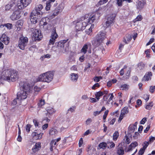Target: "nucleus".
<instances>
[{"label":"nucleus","mask_w":155,"mask_h":155,"mask_svg":"<svg viewBox=\"0 0 155 155\" xmlns=\"http://www.w3.org/2000/svg\"><path fill=\"white\" fill-rule=\"evenodd\" d=\"M124 146L122 143H120L117 147V153L119 155H123L124 154Z\"/></svg>","instance_id":"15"},{"label":"nucleus","mask_w":155,"mask_h":155,"mask_svg":"<svg viewBox=\"0 0 155 155\" xmlns=\"http://www.w3.org/2000/svg\"><path fill=\"white\" fill-rule=\"evenodd\" d=\"M43 8V6L41 4H39L38 5L36 6V7L33 10H35L36 11H37L38 12H39L41 13L42 12L41 11V10Z\"/></svg>","instance_id":"30"},{"label":"nucleus","mask_w":155,"mask_h":155,"mask_svg":"<svg viewBox=\"0 0 155 155\" xmlns=\"http://www.w3.org/2000/svg\"><path fill=\"white\" fill-rule=\"evenodd\" d=\"M32 0H20L17 4L19 9H23L30 4Z\"/></svg>","instance_id":"9"},{"label":"nucleus","mask_w":155,"mask_h":155,"mask_svg":"<svg viewBox=\"0 0 155 155\" xmlns=\"http://www.w3.org/2000/svg\"><path fill=\"white\" fill-rule=\"evenodd\" d=\"M18 78V73L16 71L12 69L5 70L1 74V76L0 77V83H2V80L8 82L15 81Z\"/></svg>","instance_id":"1"},{"label":"nucleus","mask_w":155,"mask_h":155,"mask_svg":"<svg viewBox=\"0 0 155 155\" xmlns=\"http://www.w3.org/2000/svg\"><path fill=\"white\" fill-rule=\"evenodd\" d=\"M42 12H39L35 10H33L31 14V15L34 17L35 18L38 19L39 21L42 16Z\"/></svg>","instance_id":"16"},{"label":"nucleus","mask_w":155,"mask_h":155,"mask_svg":"<svg viewBox=\"0 0 155 155\" xmlns=\"http://www.w3.org/2000/svg\"><path fill=\"white\" fill-rule=\"evenodd\" d=\"M100 86L99 84L98 83H97L95 84L92 87V89L93 90H94L96 87H98Z\"/></svg>","instance_id":"62"},{"label":"nucleus","mask_w":155,"mask_h":155,"mask_svg":"<svg viewBox=\"0 0 155 155\" xmlns=\"http://www.w3.org/2000/svg\"><path fill=\"white\" fill-rule=\"evenodd\" d=\"M95 94L97 96L100 97L101 96H102L103 95L104 93L102 91H99L98 92H97L96 93H95Z\"/></svg>","instance_id":"47"},{"label":"nucleus","mask_w":155,"mask_h":155,"mask_svg":"<svg viewBox=\"0 0 155 155\" xmlns=\"http://www.w3.org/2000/svg\"><path fill=\"white\" fill-rule=\"evenodd\" d=\"M12 15L10 16V18L13 21L19 19L21 17L20 13L17 10H14Z\"/></svg>","instance_id":"17"},{"label":"nucleus","mask_w":155,"mask_h":155,"mask_svg":"<svg viewBox=\"0 0 155 155\" xmlns=\"http://www.w3.org/2000/svg\"><path fill=\"white\" fill-rule=\"evenodd\" d=\"M76 108V107L75 106H72L68 110L67 113H69V111L71 113H73L74 112Z\"/></svg>","instance_id":"38"},{"label":"nucleus","mask_w":155,"mask_h":155,"mask_svg":"<svg viewBox=\"0 0 155 155\" xmlns=\"http://www.w3.org/2000/svg\"><path fill=\"white\" fill-rule=\"evenodd\" d=\"M128 113V109L127 107H124L123 109L121 110V113H122L123 115H124L125 114H127Z\"/></svg>","instance_id":"33"},{"label":"nucleus","mask_w":155,"mask_h":155,"mask_svg":"<svg viewBox=\"0 0 155 155\" xmlns=\"http://www.w3.org/2000/svg\"><path fill=\"white\" fill-rule=\"evenodd\" d=\"M63 8L62 5H60L58 7H57L55 9L52 11V12L50 14L49 17L51 18H54L55 16L57 15L59 12H61Z\"/></svg>","instance_id":"12"},{"label":"nucleus","mask_w":155,"mask_h":155,"mask_svg":"<svg viewBox=\"0 0 155 155\" xmlns=\"http://www.w3.org/2000/svg\"><path fill=\"white\" fill-rule=\"evenodd\" d=\"M48 113L50 115H51L52 114L55 112V111L54 109L52 108L51 110H48Z\"/></svg>","instance_id":"54"},{"label":"nucleus","mask_w":155,"mask_h":155,"mask_svg":"<svg viewBox=\"0 0 155 155\" xmlns=\"http://www.w3.org/2000/svg\"><path fill=\"white\" fill-rule=\"evenodd\" d=\"M55 0H48L46 1L45 9L47 11L49 10L51 8V5L54 2Z\"/></svg>","instance_id":"26"},{"label":"nucleus","mask_w":155,"mask_h":155,"mask_svg":"<svg viewBox=\"0 0 155 155\" xmlns=\"http://www.w3.org/2000/svg\"><path fill=\"white\" fill-rule=\"evenodd\" d=\"M115 17V16L114 17L113 15H111L107 18L106 22V27H108L113 24Z\"/></svg>","instance_id":"19"},{"label":"nucleus","mask_w":155,"mask_h":155,"mask_svg":"<svg viewBox=\"0 0 155 155\" xmlns=\"http://www.w3.org/2000/svg\"><path fill=\"white\" fill-rule=\"evenodd\" d=\"M19 86L20 90H23L26 91H29L30 93L32 89L29 84L26 81H21L19 83Z\"/></svg>","instance_id":"7"},{"label":"nucleus","mask_w":155,"mask_h":155,"mask_svg":"<svg viewBox=\"0 0 155 155\" xmlns=\"http://www.w3.org/2000/svg\"><path fill=\"white\" fill-rule=\"evenodd\" d=\"M112 5L110 3V2H108L107 4L106 5L104 6V7H105V9L107 11L108 10H109V9L111 8L112 6Z\"/></svg>","instance_id":"37"},{"label":"nucleus","mask_w":155,"mask_h":155,"mask_svg":"<svg viewBox=\"0 0 155 155\" xmlns=\"http://www.w3.org/2000/svg\"><path fill=\"white\" fill-rule=\"evenodd\" d=\"M42 35L39 30L36 29L33 33V39L35 41H40L42 38Z\"/></svg>","instance_id":"11"},{"label":"nucleus","mask_w":155,"mask_h":155,"mask_svg":"<svg viewBox=\"0 0 155 155\" xmlns=\"http://www.w3.org/2000/svg\"><path fill=\"white\" fill-rule=\"evenodd\" d=\"M152 76L151 72H147L142 79V81H147L151 79L150 77Z\"/></svg>","instance_id":"23"},{"label":"nucleus","mask_w":155,"mask_h":155,"mask_svg":"<svg viewBox=\"0 0 155 155\" xmlns=\"http://www.w3.org/2000/svg\"><path fill=\"white\" fill-rule=\"evenodd\" d=\"M92 148H90V147L88 148V150H87V152L90 155H92L93 153V150Z\"/></svg>","instance_id":"50"},{"label":"nucleus","mask_w":155,"mask_h":155,"mask_svg":"<svg viewBox=\"0 0 155 155\" xmlns=\"http://www.w3.org/2000/svg\"><path fill=\"white\" fill-rule=\"evenodd\" d=\"M31 125L30 124H28L26 127V130L28 132H29L30 130Z\"/></svg>","instance_id":"51"},{"label":"nucleus","mask_w":155,"mask_h":155,"mask_svg":"<svg viewBox=\"0 0 155 155\" xmlns=\"http://www.w3.org/2000/svg\"><path fill=\"white\" fill-rule=\"evenodd\" d=\"M124 1L123 0H117V4L118 6L121 7L122 5V2Z\"/></svg>","instance_id":"44"},{"label":"nucleus","mask_w":155,"mask_h":155,"mask_svg":"<svg viewBox=\"0 0 155 155\" xmlns=\"http://www.w3.org/2000/svg\"><path fill=\"white\" fill-rule=\"evenodd\" d=\"M134 147H132V146H130V145L129 146V147L128 148V149L127 150H125V152H129L131 151H132L133 150V149H134Z\"/></svg>","instance_id":"57"},{"label":"nucleus","mask_w":155,"mask_h":155,"mask_svg":"<svg viewBox=\"0 0 155 155\" xmlns=\"http://www.w3.org/2000/svg\"><path fill=\"white\" fill-rule=\"evenodd\" d=\"M124 116V115H123V114H122V113H121L118 120L119 122H121V120L123 119Z\"/></svg>","instance_id":"60"},{"label":"nucleus","mask_w":155,"mask_h":155,"mask_svg":"<svg viewBox=\"0 0 155 155\" xmlns=\"http://www.w3.org/2000/svg\"><path fill=\"white\" fill-rule=\"evenodd\" d=\"M138 67L140 70H143L144 68L145 64L143 62H140L138 64Z\"/></svg>","instance_id":"35"},{"label":"nucleus","mask_w":155,"mask_h":155,"mask_svg":"<svg viewBox=\"0 0 155 155\" xmlns=\"http://www.w3.org/2000/svg\"><path fill=\"white\" fill-rule=\"evenodd\" d=\"M153 104L152 101L150 102L149 104L146 105L145 107V108L148 110H150L151 109Z\"/></svg>","instance_id":"31"},{"label":"nucleus","mask_w":155,"mask_h":155,"mask_svg":"<svg viewBox=\"0 0 155 155\" xmlns=\"http://www.w3.org/2000/svg\"><path fill=\"white\" fill-rule=\"evenodd\" d=\"M5 8V10L6 11L10 9L12 11L17 10L18 9L17 6V5H15L13 1L10 2L8 5H6Z\"/></svg>","instance_id":"14"},{"label":"nucleus","mask_w":155,"mask_h":155,"mask_svg":"<svg viewBox=\"0 0 155 155\" xmlns=\"http://www.w3.org/2000/svg\"><path fill=\"white\" fill-rule=\"evenodd\" d=\"M138 145V143L137 142H133L131 143L130 144V146H132V147H134V149L135 148V147L136 146H137Z\"/></svg>","instance_id":"56"},{"label":"nucleus","mask_w":155,"mask_h":155,"mask_svg":"<svg viewBox=\"0 0 155 155\" xmlns=\"http://www.w3.org/2000/svg\"><path fill=\"white\" fill-rule=\"evenodd\" d=\"M34 90L35 91L34 93L37 94L38 92L41 90V88L40 87H38L37 86H35L34 87Z\"/></svg>","instance_id":"41"},{"label":"nucleus","mask_w":155,"mask_h":155,"mask_svg":"<svg viewBox=\"0 0 155 155\" xmlns=\"http://www.w3.org/2000/svg\"><path fill=\"white\" fill-rule=\"evenodd\" d=\"M99 16L95 14L94 13L90 15L88 17L85 15L82 17V19L85 20V22L87 24V25L91 24L94 22L97 21L99 19Z\"/></svg>","instance_id":"5"},{"label":"nucleus","mask_w":155,"mask_h":155,"mask_svg":"<svg viewBox=\"0 0 155 155\" xmlns=\"http://www.w3.org/2000/svg\"><path fill=\"white\" fill-rule=\"evenodd\" d=\"M16 24L18 25L22 26L23 24V21L22 20H18L16 22Z\"/></svg>","instance_id":"49"},{"label":"nucleus","mask_w":155,"mask_h":155,"mask_svg":"<svg viewBox=\"0 0 155 155\" xmlns=\"http://www.w3.org/2000/svg\"><path fill=\"white\" fill-rule=\"evenodd\" d=\"M30 20L31 22L34 24H35L38 22V21H40L38 19H37L35 18L34 17L31 15H30Z\"/></svg>","instance_id":"29"},{"label":"nucleus","mask_w":155,"mask_h":155,"mask_svg":"<svg viewBox=\"0 0 155 155\" xmlns=\"http://www.w3.org/2000/svg\"><path fill=\"white\" fill-rule=\"evenodd\" d=\"M108 1V0H100L98 4L99 5H101L107 3Z\"/></svg>","instance_id":"43"},{"label":"nucleus","mask_w":155,"mask_h":155,"mask_svg":"<svg viewBox=\"0 0 155 155\" xmlns=\"http://www.w3.org/2000/svg\"><path fill=\"white\" fill-rule=\"evenodd\" d=\"M149 145V143L147 141H145L143 144H142V146H143V147L142 148V149H143L145 150L147 148L148 146Z\"/></svg>","instance_id":"40"},{"label":"nucleus","mask_w":155,"mask_h":155,"mask_svg":"<svg viewBox=\"0 0 155 155\" xmlns=\"http://www.w3.org/2000/svg\"><path fill=\"white\" fill-rule=\"evenodd\" d=\"M43 133H38L36 132H34L32 133V135L33 136V138L36 140H38L42 138Z\"/></svg>","instance_id":"25"},{"label":"nucleus","mask_w":155,"mask_h":155,"mask_svg":"<svg viewBox=\"0 0 155 155\" xmlns=\"http://www.w3.org/2000/svg\"><path fill=\"white\" fill-rule=\"evenodd\" d=\"M154 38H151L150 39L149 41L147 44L146 45H147V46L148 45H150V44H151L152 42H153L154 41Z\"/></svg>","instance_id":"59"},{"label":"nucleus","mask_w":155,"mask_h":155,"mask_svg":"<svg viewBox=\"0 0 155 155\" xmlns=\"http://www.w3.org/2000/svg\"><path fill=\"white\" fill-rule=\"evenodd\" d=\"M107 142H108V145L110 144H111V145L110 146L109 148H114L115 147V144L113 142L107 141Z\"/></svg>","instance_id":"48"},{"label":"nucleus","mask_w":155,"mask_h":155,"mask_svg":"<svg viewBox=\"0 0 155 155\" xmlns=\"http://www.w3.org/2000/svg\"><path fill=\"white\" fill-rule=\"evenodd\" d=\"M87 26V24L84 19H82V17L80 19L78 20L76 23L75 28L77 30L80 31L85 29Z\"/></svg>","instance_id":"6"},{"label":"nucleus","mask_w":155,"mask_h":155,"mask_svg":"<svg viewBox=\"0 0 155 155\" xmlns=\"http://www.w3.org/2000/svg\"><path fill=\"white\" fill-rule=\"evenodd\" d=\"M10 38L6 34H3L0 38L1 41L3 42L5 45H7L9 42Z\"/></svg>","instance_id":"18"},{"label":"nucleus","mask_w":155,"mask_h":155,"mask_svg":"<svg viewBox=\"0 0 155 155\" xmlns=\"http://www.w3.org/2000/svg\"><path fill=\"white\" fill-rule=\"evenodd\" d=\"M137 129V128H136V127H135V126H134L132 125H130L128 128L127 131L128 134H130L134 132L135 130Z\"/></svg>","instance_id":"27"},{"label":"nucleus","mask_w":155,"mask_h":155,"mask_svg":"<svg viewBox=\"0 0 155 155\" xmlns=\"http://www.w3.org/2000/svg\"><path fill=\"white\" fill-rule=\"evenodd\" d=\"M53 76L54 74L51 71L47 72L39 75L37 78V80L39 81L48 83L52 81Z\"/></svg>","instance_id":"3"},{"label":"nucleus","mask_w":155,"mask_h":155,"mask_svg":"<svg viewBox=\"0 0 155 155\" xmlns=\"http://www.w3.org/2000/svg\"><path fill=\"white\" fill-rule=\"evenodd\" d=\"M45 101L44 100H41L38 103V106L39 107H41L45 104Z\"/></svg>","instance_id":"42"},{"label":"nucleus","mask_w":155,"mask_h":155,"mask_svg":"<svg viewBox=\"0 0 155 155\" xmlns=\"http://www.w3.org/2000/svg\"><path fill=\"white\" fill-rule=\"evenodd\" d=\"M138 5L139 8H142L143 7V3L140 2L138 3Z\"/></svg>","instance_id":"63"},{"label":"nucleus","mask_w":155,"mask_h":155,"mask_svg":"<svg viewBox=\"0 0 155 155\" xmlns=\"http://www.w3.org/2000/svg\"><path fill=\"white\" fill-rule=\"evenodd\" d=\"M29 91H26L23 90H20L18 92L17 94V98L19 100H24L27 98L28 93Z\"/></svg>","instance_id":"10"},{"label":"nucleus","mask_w":155,"mask_h":155,"mask_svg":"<svg viewBox=\"0 0 155 155\" xmlns=\"http://www.w3.org/2000/svg\"><path fill=\"white\" fill-rule=\"evenodd\" d=\"M119 136V133L118 131H115L113 135V139L114 140H117L118 136Z\"/></svg>","instance_id":"36"},{"label":"nucleus","mask_w":155,"mask_h":155,"mask_svg":"<svg viewBox=\"0 0 155 155\" xmlns=\"http://www.w3.org/2000/svg\"><path fill=\"white\" fill-rule=\"evenodd\" d=\"M91 45L90 43L85 44L81 49L80 52L81 53H83L84 54L86 53L87 51V49L89 47H91Z\"/></svg>","instance_id":"22"},{"label":"nucleus","mask_w":155,"mask_h":155,"mask_svg":"<svg viewBox=\"0 0 155 155\" xmlns=\"http://www.w3.org/2000/svg\"><path fill=\"white\" fill-rule=\"evenodd\" d=\"M145 150L141 148L138 152V154L139 155H142L144 153Z\"/></svg>","instance_id":"53"},{"label":"nucleus","mask_w":155,"mask_h":155,"mask_svg":"<svg viewBox=\"0 0 155 155\" xmlns=\"http://www.w3.org/2000/svg\"><path fill=\"white\" fill-rule=\"evenodd\" d=\"M129 85L127 84H124L121 85L120 88H122V90H126L128 89Z\"/></svg>","instance_id":"39"},{"label":"nucleus","mask_w":155,"mask_h":155,"mask_svg":"<svg viewBox=\"0 0 155 155\" xmlns=\"http://www.w3.org/2000/svg\"><path fill=\"white\" fill-rule=\"evenodd\" d=\"M2 26L3 27L5 26L8 29H10L12 28V24L10 23L5 24L4 25H1V27H2Z\"/></svg>","instance_id":"32"},{"label":"nucleus","mask_w":155,"mask_h":155,"mask_svg":"<svg viewBox=\"0 0 155 155\" xmlns=\"http://www.w3.org/2000/svg\"><path fill=\"white\" fill-rule=\"evenodd\" d=\"M41 147V143H37L32 148V150L34 153H35L40 149Z\"/></svg>","instance_id":"24"},{"label":"nucleus","mask_w":155,"mask_h":155,"mask_svg":"<svg viewBox=\"0 0 155 155\" xmlns=\"http://www.w3.org/2000/svg\"><path fill=\"white\" fill-rule=\"evenodd\" d=\"M106 11H107L105 9V7H104V6H102L99 7L94 13L96 15H97L98 16H99V18L101 15Z\"/></svg>","instance_id":"20"},{"label":"nucleus","mask_w":155,"mask_h":155,"mask_svg":"<svg viewBox=\"0 0 155 155\" xmlns=\"http://www.w3.org/2000/svg\"><path fill=\"white\" fill-rule=\"evenodd\" d=\"M68 39L61 40L58 42L57 45L58 48L61 49V50L63 53L68 52L69 50V46L70 41H68Z\"/></svg>","instance_id":"4"},{"label":"nucleus","mask_w":155,"mask_h":155,"mask_svg":"<svg viewBox=\"0 0 155 155\" xmlns=\"http://www.w3.org/2000/svg\"><path fill=\"white\" fill-rule=\"evenodd\" d=\"M105 34L103 32H99L96 35L95 38L94 40L92 42L93 45L96 47H98L101 50L103 53L104 51V48L103 46V41L105 38Z\"/></svg>","instance_id":"2"},{"label":"nucleus","mask_w":155,"mask_h":155,"mask_svg":"<svg viewBox=\"0 0 155 155\" xmlns=\"http://www.w3.org/2000/svg\"><path fill=\"white\" fill-rule=\"evenodd\" d=\"M71 79L73 81L76 82L78 78V74L75 73H71Z\"/></svg>","instance_id":"28"},{"label":"nucleus","mask_w":155,"mask_h":155,"mask_svg":"<svg viewBox=\"0 0 155 155\" xmlns=\"http://www.w3.org/2000/svg\"><path fill=\"white\" fill-rule=\"evenodd\" d=\"M58 37V35L56 33V29L54 28L51 32V38L49 40V45H53L55 41V39Z\"/></svg>","instance_id":"13"},{"label":"nucleus","mask_w":155,"mask_h":155,"mask_svg":"<svg viewBox=\"0 0 155 155\" xmlns=\"http://www.w3.org/2000/svg\"><path fill=\"white\" fill-rule=\"evenodd\" d=\"M28 41V39L27 37L23 36L20 37L18 41V45L19 48L22 50H24L27 45Z\"/></svg>","instance_id":"8"},{"label":"nucleus","mask_w":155,"mask_h":155,"mask_svg":"<svg viewBox=\"0 0 155 155\" xmlns=\"http://www.w3.org/2000/svg\"><path fill=\"white\" fill-rule=\"evenodd\" d=\"M109 112V110H106L104 113V114L103 116V120H106V117L107 116V115L108 114V113Z\"/></svg>","instance_id":"45"},{"label":"nucleus","mask_w":155,"mask_h":155,"mask_svg":"<svg viewBox=\"0 0 155 155\" xmlns=\"http://www.w3.org/2000/svg\"><path fill=\"white\" fill-rule=\"evenodd\" d=\"M33 123L35 127H38V122H37V120L36 119L33 120Z\"/></svg>","instance_id":"64"},{"label":"nucleus","mask_w":155,"mask_h":155,"mask_svg":"<svg viewBox=\"0 0 155 155\" xmlns=\"http://www.w3.org/2000/svg\"><path fill=\"white\" fill-rule=\"evenodd\" d=\"M92 122V120L90 118H89L86 121V124L87 125H89Z\"/></svg>","instance_id":"52"},{"label":"nucleus","mask_w":155,"mask_h":155,"mask_svg":"<svg viewBox=\"0 0 155 155\" xmlns=\"http://www.w3.org/2000/svg\"><path fill=\"white\" fill-rule=\"evenodd\" d=\"M107 145H108V142H107H107H102L99 144L97 149H102L103 150H105L107 147V148H109V147L107 146Z\"/></svg>","instance_id":"21"},{"label":"nucleus","mask_w":155,"mask_h":155,"mask_svg":"<svg viewBox=\"0 0 155 155\" xmlns=\"http://www.w3.org/2000/svg\"><path fill=\"white\" fill-rule=\"evenodd\" d=\"M83 143V139L82 138H81L79 140V143H78L79 147H81V146L82 145Z\"/></svg>","instance_id":"61"},{"label":"nucleus","mask_w":155,"mask_h":155,"mask_svg":"<svg viewBox=\"0 0 155 155\" xmlns=\"http://www.w3.org/2000/svg\"><path fill=\"white\" fill-rule=\"evenodd\" d=\"M142 19V17L141 15H138L136 18L135 19V22L138 21H140Z\"/></svg>","instance_id":"46"},{"label":"nucleus","mask_w":155,"mask_h":155,"mask_svg":"<svg viewBox=\"0 0 155 155\" xmlns=\"http://www.w3.org/2000/svg\"><path fill=\"white\" fill-rule=\"evenodd\" d=\"M147 120V118L144 117L140 121V123L141 124H144Z\"/></svg>","instance_id":"55"},{"label":"nucleus","mask_w":155,"mask_h":155,"mask_svg":"<svg viewBox=\"0 0 155 155\" xmlns=\"http://www.w3.org/2000/svg\"><path fill=\"white\" fill-rule=\"evenodd\" d=\"M155 140V137L153 136H150L149 138V142L152 143Z\"/></svg>","instance_id":"58"},{"label":"nucleus","mask_w":155,"mask_h":155,"mask_svg":"<svg viewBox=\"0 0 155 155\" xmlns=\"http://www.w3.org/2000/svg\"><path fill=\"white\" fill-rule=\"evenodd\" d=\"M57 133V130L54 128H51L49 131V134L51 135H55Z\"/></svg>","instance_id":"34"}]
</instances>
